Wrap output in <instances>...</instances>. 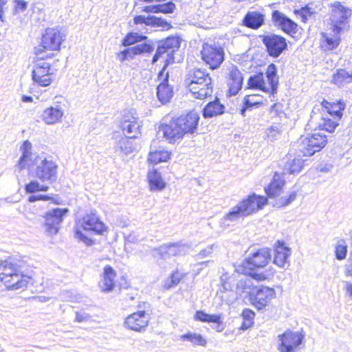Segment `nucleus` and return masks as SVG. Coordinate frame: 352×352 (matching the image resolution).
I'll return each instance as SVG.
<instances>
[{
	"mask_svg": "<svg viewBox=\"0 0 352 352\" xmlns=\"http://www.w3.org/2000/svg\"><path fill=\"white\" fill-rule=\"evenodd\" d=\"M30 142L25 140L20 147L21 155L16 164V168L21 170L27 169L32 172L35 170L36 176H56L58 165L52 160L42 159L32 151Z\"/></svg>",
	"mask_w": 352,
	"mask_h": 352,
	"instance_id": "f257e3e1",
	"label": "nucleus"
},
{
	"mask_svg": "<svg viewBox=\"0 0 352 352\" xmlns=\"http://www.w3.org/2000/svg\"><path fill=\"white\" fill-rule=\"evenodd\" d=\"M32 278L26 262L10 258L0 263V280L8 289L25 288Z\"/></svg>",
	"mask_w": 352,
	"mask_h": 352,
	"instance_id": "f03ea898",
	"label": "nucleus"
},
{
	"mask_svg": "<svg viewBox=\"0 0 352 352\" xmlns=\"http://www.w3.org/2000/svg\"><path fill=\"white\" fill-rule=\"evenodd\" d=\"M268 203L267 198L253 193L232 207L220 220L222 228H229L232 223L247 217L262 210Z\"/></svg>",
	"mask_w": 352,
	"mask_h": 352,
	"instance_id": "7ed1b4c3",
	"label": "nucleus"
},
{
	"mask_svg": "<svg viewBox=\"0 0 352 352\" xmlns=\"http://www.w3.org/2000/svg\"><path fill=\"white\" fill-rule=\"evenodd\" d=\"M107 228L99 219L96 214H87L82 217L76 224L75 238L87 245H91L93 241L91 234H103Z\"/></svg>",
	"mask_w": 352,
	"mask_h": 352,
	"instance_id": "20e7f679",
	"label": "nucleus"
},
{
	"mask_svg": "<svg viewBox=\"0 0 352 352\" xmlns=\"http://www.w3.org/2000/svg\"><path fill=\"white\" fill-rule=\"evenodd\" d=\"M185 82L190 91L196 98L204 99L212 94V78L204 70L201 69L190 70L186 75Z\"/></svg>",
	"mask_w": 352,
	"mask_h": 352,
	"instance_id": "39448f33",
	"label": "nucleus"
},
{
	"mask_svg": "<svg viewBox=\"0 0 352 352\" xmlns=\"http://www.w3.org/2000/svg\"><path fill=\"white\" fill-rule=\"evenodd\" d=\"M270 259V252L268 249L263 248L254 252L251 257L247 258L248 265H253L257 268L256 270H251L248 275L257 281H263L271 279L274 274V271H261L259 269L265 267Z\"/></svg>",
	"mask_w": 352,
	"mask_h": 352,
	"instance_id": "423d86ee",
	"label": "nucleus"
},
{
	"mask_svg": "<svg viewBox=\"0 0 352 352\" xmlns=\"http://www.w3.org/2000/svg\"><path fill=\"white\" fill-rule=\"evenodd\" d=\"M63 38L60 32L56 28H47L43 34L41 45L35 47V54L38 58L43 60L50 57L53 54L47 51H54L60 49Z\"/></svg>",
	"mask_w": 352,
	"mask_h": 352,
	"instance_id": "0eeeda50",
	"label": "nucleus"
},
{
	"mask_svg": "<svg viewBox=\"0 0 352 352\" xmlns=\"http://www.w3.org/2000/svg\"><path fill=\"white\" fill-rule=\"evenodd\" d=\"M305 334L300 331L287 330L277 337V349L280 352H299Z\"/></svg>",
	"mask_w": 352,
	"mask_h": 352,
	"instance_id": "6e6552de",
	"label": "nucleus"
},
{
	"mask_svg": "<svg viewBox=\"0 0 352 352\" xmlns=\"http://www.w3.org/2000/svg\"><path fill=\"white\" fill-rule=\"evenodd\" d=\"M339 121L329 114L320 112V107H314L308 125L315 130L319 129L332 133L339 125Z\"/></svg>",
	"mask_w": 352,
	"mask_h": 352,
	"instance_id": "1a4fd4ad",
	"label": "nucleus"
},
{
	"mask_svg": "<svg viewBox=\"0 0 352 352\" xmlns=\"http://www.w3.org/2000/svg\"><path fill=\"white\" fill-rule=\"evenodd\" d=\"M331 8L330 26L333 31L341 32L347 26V21L351 14V10L338 1L331 3Z\"/></svg>",
	"mask_w": 352,
	"mask_h": 352,
	"instance_id": "9d476101",
	"label": "nucleus"
},
{
	"mask_svg": "<svg viewBox=\"0 0 352 352\" xmlns=\"http://www.w3.org/2000/svg\"><path fill=\"white\" fill-rule=\"evenodd\" d=\"M201 54L202 60L212 69L218 68L224 60L223 49L216 44L204 43Z\"/></svg>",
	"mask_w": 352,
	"mask_h": 352,
	"instance_id": "9b49d317",
	"label": "nucleus"
},
{
	"mask_svg": "<svg viewBox=\"0 0 352 352\" xmlns=\"http://www.w3.org/2000/svg\"><path fill=\"white\" fill-rule=\"evenodd\" d=\"M54 72L46 61H38L34 65L32 77L34 82L41 87L49 86L53 81Z\"/></svg>",
	"mask_w": 352,
	"mask_h": 352,
	"instance_id": "f8f14e48",
	"label": "nucleus"
},
{
	"mask_svg": "<svg viewBox=\"0 0 352 352\" xmlns=\"http://www.w3.org/2000/svg\"><path fill=\"white\" fill-rule=\"evenodd\" d=\"M261 38L270 56L278 57L287 48L286 39L280 35L268 34Z\"/></svg>",
	"mask_w": 352,
	"mask_h": 352,
	"instance_id": "ddd939ff",
	"label": "nucleus"
},
{
	"mask_svg": "<svg viewBox=\"0 0 352 352\" xmlns=\"http://www.w3.org/2000/svg\"><path fill=\"white\" fill-rule=\"evenodd\" d=\"M66 208H55L47 212L44 216V230L48 235L56 234L63 217L67 213Z\"/></svg>",
	"mask_w": 352,
	"mask_h": 352,
	"instance_id": "4468645a",
	"label": "nucleus"
},
{
	"mask_svg": "<svg viewBox=\"0 0 352 352\" xmlns=\"http://www.w3.org/2000/svg\"><path fill=\"white\" fill-rule=\"evenodd\" d=\"M154 143L155 142L151 145L148 158L149 164L153 165L152 167H149L147 176H161L162 173L159 171V168L155 166L160 162H166L170 156V153L168 151L161 147L157 148Z\"/></svg>",
	"mask_w": 352,
	"mask_h": 352,
	"instance_id": "2eb2a0df",
	"label": "nucleus"
},
{
	"mask_svg": "<svg viewBox=\"0 0 352 352\" xmlns=\"http://www.w3.org/2000/svg\"><path fill=\"white\" fill-rule=\"evenodd\" d=\"M275 296L274 288L261 286L255 288V291L252 294L251 300L258 309H262L268 305Z\"/></svg>",
	"mask_w": 352,
	"mask_h": 352,
	"instance_id": "dca6fc26",
	"label": "nucleus"
},
{
	"mask_svg": "<svg viewBox=\"0 0 352 352\" xmlns=\"http://www.w3.org/2000/svg\"><path fill=\"white\" fill-rule=\"evenodd\" d=\"M157 43V50L153 57V63H156L164 54H167L168 58H171L173 54L180 47V41L178 37L175 36L168 37Z\"/></svg>",
	"mask_w": 352,
	"mask_h": 352,
	"instance_id": "f3484780",
	"label": "nucleus"
},
{
	"mask_svg": "<svg viewBox=\"0 0 352 352\" xmlns=\"http://www.w3.org/2000/svg\"><path fill=\"white\" fill-rule=\"evenodd\" d=\"M120 127L124 135L137 138L140 134L142 121L131 113L124 114L120 121Z\"/></svg>",
	"mask_w": 352,
	"mask_h": 352,
	"instance_id": "a211bd4d",
	"label": "nucleus"
},
{
	"mask_svg": "<svg viewBox=\"0 0 352 352\" xmlns=\"http://www.w3.org/2000/svg\"><path fill=\"white\" fill-rule=\"evenodd\" d=\"M150 320L149 314L144 311H138L128 316L124 322L126 327L136 332L144 331Z\"/></svg>",
	"mask_w": 352,
	"mask_h": 352,
	"instance_id": "6ab92c4d",
	"label": "nucleus"
},
{
	"mask_svg": "<svg viewBox=\"0 0 352 352\" xmlns=\"http://www.w3.org/2000/svg\"><path fill=\"white\" fill-rule=\"evenodd\" d=\"M184 131L178 119L176 118L170 121L168 124H161L159 127L158 135L162 134L164 138L170 143H172L182 138L185 135Z\"/></svg>",
	"mask_w": 352,
	"mask_h": 352,
	"instance_id": "aec40b11",
	"label": "nucleus"
},
{
	"mask_svg": "<svg viewBox=\"0 0 352 352\" xmlns=\"http://www.w3.org/2000/svg\"><path fill=\"white\" fill-rule=\"evenodd\" d=\"M166 65L164 66L158 74V80L160 83L157 88V96L162 104L170 101L173 96V88L168 85V72H166Z\"/></svg>",
	"mask_w": 352,
	"mask_h": 352,
	"instance_id": "412c9836",
	"label": "nucleus"
},
{
	"mask_svg": "<svg viewBox=\"0 0 352 352\" xmlns=\"http://www.w3.org/2000/svg\"><path fill=\"white\" fill-rule=\"evenodd\" d=\"M272 18L274 25L284 32L290 35L297 32L298 25L280 11L274 10L272 12Z\"/></svg>",
	"mask_w": 352,
	"mask_h": 352,
	"instance_id": "4be33fe9",
	"label": "nucleus"
},
{
	"mask_svg": "<svg viewBox=\"0 0 352 352\" xmlns=\"http://www.w3.org/2000/svg\"><path fill=\"white\" fill-rule=\"evenodd\" d=\"M188 245L186 244L175 243L161 245L157 251L162 258L167 259L171 256L184 255L188 252Z\"/></svg>",
	"mask_w": 352,
	"mask_h": 352,
	"instance_id": "5701e85b",
	"label": "nucleus"
},
{
	"mask_svg": "<svg viewBox=\"0 0 352 352\" xmlns=\"http://www.w3.org/2000/svg\"><path fill=\"white\" fill-rule=\"evenodd\" d=\"M291 253V249L285 246L283 242L276 241L274 245L273 263L279 267L285 268L286 265H289V257Z\"/></svg>",
	"mask_w": 352,
	"mask_h": 352,
	"instance_id": "b1692460",
	"label": "nucleus"
},
{
	"mask_svg": "<svg viewBox=\"0 0 352 352\" xmlns=\"http://www.w3.org/2000/svg\"><path fill=\"white\" fill-rule=\"evenodd\" d=\"M116 276V272L111 266L107 265L104 267L101 280L99 282V287L102 292H109L114 289Z\"/></svg>",
	"mask_w": 352,
	"mask_h": 352,
	"instance_id": "393cba45",
	"label": "nucleus"
},
{
	"mask_svg": "<svg viewBox=\"0 0 352 352\" xmlns=\"http://www.w3.org/2000/svg\"><path fill=\"white\" fill-rule=\"evenodd\" d=\"M243 77L242 73L236 67H232L229 72L228 85L230 96L236 95L242 88Z\"/></svg>",
	"mask_w": 352,
	"mask_h": 352,
	"instance_id": "a878e982",
	"label": "nucleus"
},
{
	"mask_svg": "<svg viewBox=\"0 0 352 352\" xmlns=\"http://www.w3.org/2000/svg\"><path fill=\"white\" fill-rule=\"evenodd\" d=\"M177 119L185 134L193 133L197 129L199 117L197 113L191 111L185 116L177 118Z\"/></svg>",
	"mask_w": 352,
	"mask_h": 352,
	"instance_id": "bb28decb",
	"label": "nucleus"
},
{
	"mask_svg": "<svg viewBox=\"0 0 352 352\" xmlns=\"http://www.w3.org/2000/svg\"><path fill=\"white\" fill-rule=\"evenodd\" d=\"M134 139L126 135H120L119 140L116 142V152L119 155L125 156L132 153L136 148Z\"/></svg>",
	"mask_w": 352,
	"mask_h": 352,
	"instance_id": "cd10ccee",
	"label": "nucleus"
},
{
	"mask_svg": "<svg viewBox=\"0 0 352 352\" xmlns=\"http://www.w3.org/2000/svg\"><path fill=\"white\" fill-rule=\"evenodd\" d=\"M133 22L135 24H145L154 28H169L171 26L165 19L153 15L147 16L144 15L136 16L133 19Z\"/></svg>",
	"mask_w": 352,
	"mask_h": 352,
	"instance_id": "c85d7f7f",
	"label": "nucleus"
},
{
	"mask_svg": "<svg viewBox=\"0 0 352 352\" xmlns=\"http://www.w3.org/2000/svg\"><path fill=\"white\" fill-rule=\"evenodd\" d=\"M329 30L330 32L322 33L320 46L324 51L333 50L338 46L340 41V32L333 31L331 28H330Z\"/></svg>",
	"mask_w": 352,
	"mask_h": 352,
	"instance_id": "c756f323",
	"label": "nucleus"
},
{
	"mask_svg": "<svg viewBox=\"0 0 352 352\" xmlns=\"http://www.w3.org/2000/svg\"><path fill=\"white\" fill-rule=\"evenodd\" d=\"M64 115L62 108L58 106L45 109L42 113V119L46 124L53 125L60 122Z\"/></svg>",
	"mask_w": 352,
	"mask_h": 352,
	"instance_id": "7c9ffc66",
	"label": "nucleus"
},
{
	"mask_svg": "<svg viewBox=\"0 0 352 352\" xmlns=\"http://www.w3.org/2000/svg\"><path fill=\"white\" fill-rule=\"evenodd\" d=\"M265 16L260 12H248L244 19L243 24L245 26L254 30L258 29L264 23Z\"/></svg>",
	"mask_w": 352,
	"mask_h": 352,
	"instance_id": "2f4dec72",
	"label": "nucleus"
},
{
	"mask_svg": "<svg viewBox=\"0 0 352 352\" xmlns=\"http://www.w3.org/2000/svg\"><path fill=\"white\" fill-rule=\"evenodd\" d=\"M302 167V160L299 158L287 160L283 167L282 173L275 171L274 176H285L286 175L298 174Z\"/></svg>",
	"mask_w": 352,
	"mask_h": 352,
	"instance_id": "473e14b6",
	"label": "nucleus"
},
{
	"mask_svg": "<svg viewBox=\"0 0 352 352\" xmlns=\"http://www.w3.org/2000/svg\"><path fill=\"white\" fill-rule=\"evenodd\" d=\"M331 83L338 87H344L352 82V72L340 69L331 76Z\"/></svg>",
	"mask_w": 352,
	"mask_h": 352,
	"instance_id": "72a5a7b5",
	"label": "nucleus"
},
{
	"mask_svg": "<svg viewBox=\"0 0 352 352\" xmlns=\"http://www.w3.org/2000/svg\"><path fill=\"white\" fill-rule=\"evenodd\" d=\"M248 88L259 89L267 93H271L269 86L265 82L263 73L250 76L248 81Z\"/></svg>",
	"mask_w": 352,
	"mask_h": 352,
	"instance_id": "f704fd0d",
	"label": "nucleus"
},
{
	"mask_svg": "<svg viewBox=\"0 0 352 352\" xmlns=\"http://www.w3.org/2000/svg\"><path fill=\"white\" fill-rule=\"evenodd\" d=\"M285 184L283 177H273V180L265 187V192L270 198L279 197Z\"/></svg>",
	"mask_w": 352,
	"mask_h": 352,
	"instance_id": "c9c22d12",
	"label": "nucleus"
},
{
	"mask_svg": "<svg viewBox=\"0 0 352 352\" xmlns=\"http://www.w3.org/2000/svg\"><path fill=\"white\" fill-rule=\"evenodd\" d=\"M322 107L327 109L326 114H329L336 119L340 120L342 117V111L345 108V104L343 102H338L337 103L330 104L326 100L322 102Z\"/></svg>",
	"mask_w": 352,
	"mask_h": 352,
	"instance_id": "e433bc0d",
	"label": "nucleus"
},
{
	"mask_svg": "<svg viewBox=\"0 0 352 352\" xmlns=\"http://www.w3.org/2000/svg\"><path fill=\"white\" fill-rule=\"evenodd\" d=\"M266 77L267 78V85L271 90V94L274 95L276 93L278 78L277 76L276 67L274 64L272 63L267 67L265 72Z\"/></svg>",
	"mask_w": 352,
	"mask_h": 352,
	"instance_id": "4c0bfd02",
	"label": "nucleus"
},
{
	"mask_svg": "<svg viewBox=\"0 0 352 352\" xmlns=\"http://www.w3.org/2000/svg\"><path fill=\"white\" fill-rule=\"evenodd\" d=\"M295 146L298 150V156L302 155L303 156H311L316 152L312 148L311 141L309 137H301L295 144Z\"/></svg>",
	"mask_w": 352,
	"mask_h": 352,
	"instance_id": "58836bf2",
	"label": "nucleus"
},
{
	"mask_svg": "<svg viewBox=\"0 0 352 352\" xmlns=\"http://www.w3.org/2000/svg\"><path fill=\"white\" fill-rule=\"evenodd\" d=\"M224 106L218 99L209 102L204 109L203 115L205 118H212L222 114L224 112Z\"/></svg>",
	"mask_w": 352,
	"mask_h": 352,
	"instance_id": "ea45409f",
	"label": "nucleus"
},
{
	"mask_svg": "<svg viewBox=\"0 0 352 352\" xmlns=\"http://www.w3.org/2000/svg\"><path fill=\"white\" fill-rule=\"evenodd\" d=\"M299 190L294 188L289 190L285 195L278 197L276 199L274 206L278 208L286 207L291 204L297 198Z\"/></svg>",
	"mask_w": 352,
	"mask_h": 352,
	"instance_id": "a19ab883",
	"label": "nucleus"
},
{
	"mask_svg": "<svg viewBox=\"0 0 352 352\" xmlns=\"http://www.w3.org/2000/svg\"><path fill=\"white\" fill-rule=\"evenodd\" d=\"M133 56L151 54L153 52L155 45L151 40H145L144 43H138L133 47H131Z\"/></svg>",
	"mask_w": 352,
	"mask_h": 352,
	"instance_id": "79ce46f5",
	"label": "nucleus"
},
{
	"mask_svg": "<svg viewBox=\"0 0 352 352\" xmlns=\"http://www.w3.org/2000/svg\"><path fill=\"white\" fill-rule=\"evenodd\" d=\"M282 132L281 124L275 123L265 129L264 138L267 141L274 142L280 137Z\"/></svg>",
	"mask_w": 352,
	"mask_h": 352,
	"instance_id": "37998d69",
	"label": "nucleus"
},
{
	"mask_svg": "<svg viewBox=\"0 0 352 352\" xmlns=\"http://www.w3.org/2000/svg\"><path fill=\"white\" fill-rule=\"evenodd\" d=\"M195 319L204 322L217 323L219 325L222 323L221 314H208L203 311H197Z\"/></svg>",
	"mask_w": 352,
	"mask_h": 352,
	"instance_id": "c03bdc74",
	"label": "nucleus"
},
{
	"mask_svg": "<svg viewBox=\"0 0 352 352\" xmlns=\"http://www.w3.org/2000/svg\"><path fill=\"white\" fill-rule=\"evenodd\" d=\"M308 137L310 141H311L312 148H314L316 153L320 151L327 144V136L324 134L314 133L311 136Z\"/></svg>",
	"mask_w": 352,
	"mask_h": 352,
	"instance_id": "a18cd8bd",
	"label": "nucleus"
},
{
	"mask_svg": "<svg viewBox=\"0 0 352 352\" xmlns=\"http://www.w3.org/2000/svg\"><path fill=\"white\" fill-rule=\"evenodd\" d=\"M181 340L183 341H188L195 345L205 346L206 345V340L197 333L188 332L181 336Z\"/></svg>",
	"mask_w": 352,
	"mask_h": 352,
	"instance_id": "49530a36",
	"label": "nucleus"
},
{
	"mask_svg": "<svg viewBox=\"0 0 352 352\" xmlns=\"http://www.w3.org/2000/svg\"><path fill=\"white\" fill-rule=\"evenodd\" d=\"M147 39V36L140 34L138 32L128 33L122 41L124 46H129L138 42H141Z\"/></svg>",
	"mask_w": 352,
	"mask_h": 352,
	"instance_id": "de8ad7c7",
	"label": "nucleus"
},
{
	"mask_svg": "<svg viewBox=\"0 0 352 352\" xmlns=\"http://www.w3.org/2000/svg\"><path fill=\"white\" fill-rule=\"evenodd\" d=\"M254 316L255 314L253 311L249 309H244L242 312L243 321L241 326V329L246 330L251 327L254 324Z\"/></svg>",
	"mask_w": 352,
	"mask_h": 352,
	"instance_id": "09e8293b",
	"label": "nucleus"
},
{
	"mask_svg": "<svg viewBox=\"0 0 352 352\" xmlns=\"http://www.w3.org/2000/svg\"><path fill=\"white\" fill-rule=\"evenodd\" d=\"M150 190L152 191H161L166 186V182L162 177H148Z\"/></svg>",
	"mask_w": 352,
	"mask_h": 352,
	"instance_id": "8fccbe9b",
	"label": "nucleus"
},
{
	"mask_svg": "<svg viewBox=\"0 0 352 352\" xmlns=\"http://www.w3.org/2000/svg\"><path fill=\"white\" fill-rule=\"evenodd\" d=\"M252 283L248 278L241 279L236 284V290L239 294L249 292Z\"/></svg>",
	"mask_w": 352,
	"mask_h": 352,
	"instance_id": "3c124183",
	"label": "nucleus"
},
{
	"mask_svg": "<svg viewBox=\"0 0 352 352\" xmlns=\"http://www.w3.org/2000/svg\"><path fill=\"white\" fill-rule=\"evenodd\" d=\"M347 253V246L344 241H340L336 247V256L338 260L345 258Z\"/></svg>",
	"mask_w": 352,
	"mask_h": 352,
	"instance_id": "603ef678",
	"label": "nucleus"
},
{
	"mask_svg": "<svg viewBox=\"0 0 352 352\" xmlns=\"http://www.w3.org/2000/svg\"><path fill=\"white\" fill-rule=\"evenodd\" d=\"M48 187L45 185H41L36 182H32L26 185L25 190L28 192H34L36 191H46Z\"/></svg>",
	"mask_w": 352,
	"mask_h": 352,
	"instance_id": "864d4df0",
	"label": "nucleus"
},
{
	"mask_svg": "<svg viewBox=\"0 0 352 352\" xmlns=\"http://www.w3.org/2000/svg\"><path fill=\"white\" fill-rule=\"evenodd\" d=\"M159 13L171 14L173 13L176 6L174 3L169 1L163 4H158Z\"/></svg>",
	"mask_w": 352,
	"mask_h": 352,
	"instance_id": "5fc2aeb1",
	"label": "nucleus"
},
{
	"mask_svg": "<svg viewBox=\"0 0 352 352\" xmlns=\"http://www.w3.org/2000/svg\"><path fill=\"white\" fill-rule=\"evenodd\" d=\"M133 57L134 56L131 47L125 49L117 54V58L119 59L120 62H124L128 58H133Z\"/></svg>",
	"mask_w": 352,
	"mask_h": 352,
	"instance_id": "6e6d98bb",
	"label": "nucleus"
},
{
	"mask_svg": "<svg viewBox=\"0 0 352 352\" xmlns=\"http://www.w3.org/2000/svg\"><path fill=\"white\" fill-rule=\"evenodd\" d=\"M28 8V2L23 0L14 1V12L16 13L23 12Z\"/></svg>",
	"mask_w": 352,
	"mask_h": 352,
	"instance_id": "4d7b16f0",
	"label": "nucleus"
},
{
	"mask_svg": "<svg viewBox=\"0 0 352 352\" xmlns=\"http://www.w3.org/2000/svg\"><path fill=\"white\" fill-rule=\"evenodd\" d=\"M90 315L85 313V311H80L76 312L75 321L78 322H82L87 321L90 318Z\"/></svg>",
	"mask_w": 352,
	"mask_h": 352,
	"instance_id": "13d9d810",
	"label": "nucleus"
},
{
	"mask_svg": "<svg viewBox=\"0 0 352 352\" xmlns=\"http://www.w3.org/2000/svg\"><path fill=\"white\" fill-rule=\"evenodd\" d=\"M181 278H182V275L179 272H173L170 277L171 284H168L167 283H166L167 287L170 288L173 285L178 284L179 283Z\"/></svg>",
	"mask_w": 352,
	"mask_h": 352,
	"instance_id": "bf43d9fd",
	"label": "nucleus"
},
{
	"mask_svg": "<svg viewBox=\"0 0 352 352\" xmlns=\"http://www.w3.org/2000/svg\"><path fill=\"white\" fill-rule=\"evenodd\" d=\"M213 251V245H210L202 250H201L196 256L197 259H201L204 257H207L211 255Z\"/></svg>",
	"mask_w": 352,
	"mask_h": 352,
	"instance_id": "052dcab7",
	"label": "nucleus"
},
{
	"mask_svg": "<svg viewBox=\"0 0 352 352\" xmlns=\"http://www.w3.org/2000/svg\"><path fill=\"white\" fill-rule=\"evenodd\" d=\"M344 275L347 277H352V254H350L347 264L344 267Z\"/></svg>",
	"mask_w": 352,
	"mask_h": 352,
	"instance_id": "680f3d73",
	"label": "nucleus"
},
{
	"mask_svg": "<svg viewBox=\"0 0 352 352\" xmlns=\"http://www.w3.org/2000/svg\"><path fill=\"white\" fill-rule=\"evenodd\" d=\"M142 11L147 13H159L158 4L145 6Z\"/></svg>",
	"mask_w": 352,
	"mask_h": 352,
	"instance_id": "e2e57ef3",
	"label": "nucleus"
},
{
	"mask_svg": "<svg viewBox=\"0 0 352 352\" xmlns=\"http://www.w3.org/2000/svg\"><path fill=\"white\" fill-rule=\"evenodd\" d=\"M333 168V166L328 164H321L318 167V170L321 173H330Z\"/></svg>",
	"mask_w": 352,
	"mask_h": 352,
	"instance_id": "0e129e2a",
	"label": "nucleus"
},
{
	"mask_svg": "<svg viewBox=\"0 0 352 352\" xmlns=\"http://www.w3.org/2000/svg\"><path fill=\"white\" fill-rule=\"evenodd\" d=\"M227 280H228V276L226 274L221 276V283L222 284L223 289L226 291H229L231 289L232 287H231V285H230V283L227 281Z\"/></svg>",
	"mask_w": 352,
	"mask_h": 352,
	"instance_id": "69168bd1",
	"label": "nucleus"
},
{
	"mask_svg": "<svg viewBox=\"0 0 352 352\" xmlns=\"http://www.w3.org/2000/svg\"><path fill=\"white\" fill-rule=\"evenodd\" d=\"M50 199V197L47 195H32L29 197V201L34 202L38 200H49Z\"/></svg>",
	"mask_w": 352,
	"mask_h": 352,
	"instance_id": "338daca9",
	"label": "nucleus"
},
{
	"mask_svg": "<svg viewBox=\"0 0 352 352\" xmlns=\"http://www.w3.org/2000/svg\"><path fill=\"white\" fill-rule=\"evenodd\" d=\"M244 104L245 105V107H243L241 109V112L243 116H245V112L246 111L247 107H250L252 106V102L250 101V96H246L244 98Z\"/></svg>",
	"mask_w": 352,
	"mask_h": 352,
	"instance_id": "774afa93",
	"label": "nucleus"
}]
</instances>
